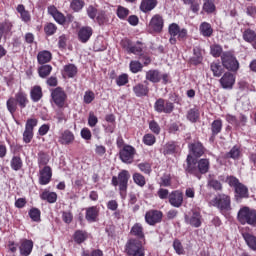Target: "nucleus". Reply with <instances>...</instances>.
<instances>
[{"label": "nucleus", "instance_id": "obj_6", "mask_svg": "<svg viewBox=\"0 0 256 256\" xmlns=\"http://www.w3.org/2000/svg\"><path fill=\"white\" fill-rule=\"evenodd\" d=\"M238 221L241 225L256 227V210L247 206L242 207L238 212Z\"/></svg>", "mask_w": 256, "mask_h": 256}, {"label": "nucleus", "instance_id": "obj_22", "mask_svg": "<svg viewBox=\"0 0 256 256\" xmlns=\"http://www.w3.org/2000/svg\"><path fill=\"white\" fill-rule=\"evenodd\" d=\"M16 11H17V13H19L20 19H21V21H23V23L31 22V13L29 12V10L25 9V5L19 4L16 7Z\"/></svg>", "mask_w": 256, "mask_h": 256}, {"label": "nucleus", "instance_id": "obj_35", "mask_svg": "<svg viewBox=\"0 0 256 256\" xmlns=\"http://www.w3.org/2000/svg\"><path fill=\"white\" fill-rule=\"evenodd\" d=\"M30 97L34 103H37V101H41V98L43 97V90L41 89V86H34L31 89Z\"/></svg>", "mask_w": 256, "mask_h": 256}, {"label": "nucleus", "instance_id": "obj_8", "mask_svg": "<svg viewBox=\"0 0 256 256\" xmlns=\"http://www.w3.org/2000/svg\"><path fill=\"white\" fill-rule=\"evenodd\" d=\"M211 204L220 209V211H229L231 209V196L227 194H218Z\"/></svg>", "mask_w": 256, "mask_h": 256}, {"label": "nucleus", "instance_id": "obj_33", "mask_svg": "<svg viewBox=\"0 0 256 256\" xmlns=\"http://www.w3.org/2000/svg\"><path fill=\"white\" fill-rule=\"evenodd\" d=\"M223 129V120L221 119H216L211 123V132H212V137H217L219 133H221Z\"/></svg>", "mask_w": 256, "mask_h": 256}, {"label": "nucleus", "instance_id": "obj_25", "mask_svg": "<svg viewBox=\"0 0 256 256\" xmlns=\"http://www.w3.org/2000/svg\"><path fill=\"white\" fill-rule=\"evenodd\" d=\"M133 91L136 97H147V95H149V86L138 83L133 86Z\"/></svg>", "mask_w": 256, "mask_h": 256}, {"label": "nucleus", "instance_id": "obj_10", "mask_svg": "<svg viewBox=\"0 0 256 256\" xmlns=\"http://www.w3.org/2000/svg\"><path fill=\"white\" fill-rule=\"evenodd\" d=\"M37 119L30 118L26 121L25 130L23 132V142L31 143L33 141V131L37 127Z\"/></svg>", "mask_w": 256, "mask_h": 256}, {"label": "nucleus", "instance_id": "obj_61", "mask_svg": "<svg viewBox=\"0 0 256 256\" xmlns=\"http://www.w3.org/2000/svg\"><path fill=\"white\" fill-rule=\"evenodd\" d=\"M93 101H95V93L93 91H86L84 94V103L89 105L90 103H93Z\"/></svg>", "mask_w": 256, "mask_h": 256}, {"label": "nucleus", "instance_id": "obj_2", "mask_svg": "<svg viewBox=\"0 0 256 256\" xmlns=\"http://www.w3.org/2000/svg\"><path fill=\"white\" fill-rule=\"evenodd\" d=\"M27 105H29V98H27V93L23 91L17 92L15 97H10L6 102V107L11 115L15 114L17 107L25 109Z\"/></svg>", "mask_w": 256, "mask_h": 256}, {"label": "nucleus", "instance_id": "obj_51", "mask_svg": "<svg viewBox=\"0 0 256 256\" xmlns=\"http://www.w3.org/2000/svg\"><path fill=\"white\" fill-rule=\"evenodd\" d=\"M210 53L212 57H221V53H223V48L219 44H213L210 46Z\"/></svg>", "mask_w": 256, "mask_h": 256}, {"label": "nucleus", "instance_id": "obj_36", "mask_svg": "<svg viewBox=\"0 0 256 256\" xmlns=\"http://www.w3.org/2000/svg\"><path fill=\"white\" fill-rule=\"evenodd\" d=\"M10 166L13 171H21V169H23V159H21V156H13L10 161Z\"/></svg>", "mask_w": 256, "mask_h": 256}, {"label": "nucleus", "instance_id": "obj_41", "mask_svg": "<svg viewBox=\"0 0 256 256\" xmlns=\"http://www.w3.org/2000/svg\"><path fill=\"white\" fill-rule=\"evenodd\" d=\"M184 5H190V9L193 13H199L201 7V0H182Z\"/></svg>", "mask_w": 256, "mask_h": 256}, {"label": "nucleus", "instance_id": "obj_59", "mask_svg": "<svg viewBox=\"0 0 256 256\" xmlns=\"http://www.w3.org/2000/svg\"><path fill=\"white\" fill-rule=\"evenodd\" d=\"M160 187H171V175L165 174L160 178Z\"/></svg>", "mask_w": 256, "mask_h": 256}, {"label": "nucleus", "instance_id": "obj_13", "mask_svg": "<svg viewBox=\"0 0 256 256\" xmlns=\"http://www.w3.org/2000/svg\"><path fill=\"white\" fill-rule=\"evenodd\" d=\"M237 76L232 72H225L219 80L222 89L231 90L235 86Z\"/></svg>", "mask_w": 256, "mask_h": 256}, {"label": "nucleus", "instance_id": "obj_32", "mask_svg": "<svg viewBox=\"0 0 256 256\" xmlns=\"http://www.w3.org/2000/svg\"><path fill=\"white\" fill-rule=\"evenodd\" d=\"M40 199H42V201H47V203H55L57 201V193L44 190L40 194Z\"/></svg>", "mask_w": 256, "mask_h": 256}, {"label": "nucleus", "instance_id": "obj_9", "mask_svg": "<svg viewBox=\"0 0 256 256\" xmlns=\"http://www.w3.org/2000/svg\"><path fill=\"white\" fill-rule=\"evenodd\" d=\"M175 109V104L169 100H165L163 98H159L154 103V110L157 113H166L167 115L173 113Z\"/></svg>", "mask_w": 256, "mask_h": 256}, {"label": "nucleus", "instance_id": "obj_40", "mask_svg": "<svg viewBox=\"0 0 256 256\" xmlns=\"http://www.w3.org/2000/svg\"><path fill=\"white\" fill-rule=\"evenodd\" d=\"M210 69L214 77H221V75H223L224 69L219 62H212L210 65Z\"/></svg>", "mask_w": 256, "mask_h": 256}, {"label": "nucleus", "instance_id": "obj_64", "mask_svg": "<svg viewBox=\"0 0 256 256\" xmlns=\"http://www.w3.org/2000/svg\"><path fill=\"white\" fill-rule=\"evenodd\" d=\"M82 256H103V251L96 249L89 253V251H83Z\"/></svg>", "mask_w": 256, "mask_h": 256}, {"label": "nucleus", "instance_id": "obj_19", "mask_svg": "<svg viewBox=\"0 0 256 256\" xmlns=\"http://www.w3.org/2000/svg\"><path fill=\"white\" fill-rule=\"evenodd\" d=\"M92 35L93 28H91L90 26H84L78 31V39L79 41H81V43H87V41L91 39Z\"/></svg>", "mask_w": 256, "mask_h": 256}, {"label": "nucleus", "instance_id": "obj_21", "mask_svg": "<svg viewBox=\"0 0 256 256\" xmlns=\"http://www.w3.org/2000/svg\"><path fill=\"white\" fill-rule=\"evenodd\" d=\"M58 141L59 143H61V145H71V143L75 141V135L73 134V132L65 130L61 133Z\"/></svg>", "mask_w": 256, "mask_h": 256}, {"label": "nucleus", "instance_id": "obj_44", "mask_svg": "<svg viewBox=\"0 0 256 256\" xmlns=\"http://www.w3.org/2000/svg\"><path fill=\"white\" fill-rule=\"evenodd\" d=\"M208 187L214 189V191H221L223 189V185L219 180L215 179V177L210 176L208 179Z\"/></svg>", "mask_w": 256, "mask_h": 256}, {"label": "nucleus", "instance_id": "obj_60", "mask_svg": "<svg viewBox=\"0 0 256 256\" xmlns=\"http://www.w3.org/2000/svg\"><path fill=\"white\" fill-rule=\"evenodd\" d=\"M117 15L119 19H127V17L129 16V9L123 6H118Z\"/></svg>", "mask_w": 256, "mask_h": 256}, {"label": "nucleus", "instance_id": "obj_28", "mask_svg": "<svg viewBox=\"0 0 256 256\" xmlns=\"http://www.w3.org/2000/svg\"><path fill=\"white\" fill-rule=\"evenodd\" d=\"M99 217V209L96 206H92L86 209V221L89 223H95Z\"/></svg>", "mask_w": 256, "mask_h": 256}, {"label": "nucleus", "instance_id": "obj_17", "mask_svg": "<svg viewBox=\"0 0 256 256\" xmlns=\"http://www.w3.org/2000/svg\"><path fill=\"white\" fill-rule=\"evenodd\" d=\"M39 183L40 185H49L51 182V177H53V172L51 170V167L45 166L43 169L39 171Z\"/></svg>", "mask_w": 256, "mask_h": 256}, {"label": "nucleus", "instance_id": "obj_5", "mask_svg": "<svg viewBox=\"0 0 256 256\" xmlns=\"http://www.w3.org/2000/svg\"><path fill=\"white\" fill-rule=\"evenodd\" d=\"M143 240L130 238L125 244V253L128 256H145Z\"/></svg>", "mask_w": 256, "mask_h": 256}, {"label": "nucleus", "instance_id": "obj_49", "mask_svg": "<svg viewBox=\"0 0 256 256\" xmlns=\"http://www.w3.org/2000/svg\"><path fill=\"white\" fill-rule=\"evenodd\" d=\"M29 217L32 221L38 223V221H41V210L38 208H31L29 211Z\"/></svg>", "mask_w": 256, "mask_h": 256}, {"label": "nucleus", "instance_id": "obj_18", "mask_svg": "<svg viewBox=\"0 0 256 256\" xmlns=\"http://www.w3.org/2000/svg\"><path fill=\"white\" fill-rule=\"evenodd\" d=\"M48 13L53 17L56 23H59V25H65L67 17H65L63 13L59 12V10H57V7L49 6Z\"/></svg>", "mask_w": 256, "mask_h": 256}, {"label": "nucleus", "instance_id": "obj_31", "mask_svg": "<svg viewBox=\"0 0 256 256\" xmlns=\"http://www.w3.org/2000/svg\"><path fill=\"white\" fill-rule=\"evenodd\" d=\"M146 80L151 81V83H159V81H161V72H159V70L147 71Z\"/></svg>", "mask_w": 256, "mask_h": 256}, {"label": "nucleus", "instance_id": "obj_45", "mask_svg": "<svg viewBox=\"0 0 256 256\" xmlns=\"http://www.w3.org/2000/svg\"><path fill=\"white\" fill-rule=\"evenodd\" d=\"M64 75L68 76L69 78L74 77L77 75V66L74 64H67L64 66Z\"/></svg>", "mask_w": 256, "mask_h": 256}, {"label": "nucleus", "instance_id": "obj_26", "mask_svg": "<svg viewBox=\"0 0 256 256\" xmlns=\"http://www.w3.org/2000/svg\"><path fill=\"white\" fill-rule=\"evenodd\" d=\"M242 237L249 249L256 251V236L249 232H243Z\"/></svg>", "mask_w": 256, "mask_h": 256}, {"label": "nucleus", "instance_id": "obj_27", "mask_svg": "<svg viewBox=\"0 0 256 256\" xmlns=\"http://www.w3.org/2000/svg\"><path fill=\"white\" fill-rule=\"evenodd\" d=\"M189 149L192 151L194 157H202L205 154V147H203L201 142L189 144Z\"/></svg>", "mask_w": 256, "mask_h": 256}, {"label": "nucleus", "instance_id": "obj_42", "mask_svg": "<svg viewBox=\"0 0 256 256\" xmlns=\"http://www.w3.org/2000/svg\"><path fill=\"white\" fill-rule=\"evenodd\" d=\"M96 20L99 25H105L109 23V14H107V12H105L104 10H100L98 11Z\"/></svg>", "mask_w": 256, "mask_h": 256}, {"label": "nucleus", "instance_id": "obj_20", "mask_svg": "<svg viewBox=\"0 0 256 256\" xmlns=\"http://www.w3.org/2000/svg\"><path fill=\"white\" fill-rule=\"evenodd\" d=\"M19 250L22 256L31 255V251H33V241L27 239L21 240Z\"/></svg>", "mask_w": 256, "mask_h": 256}, {"label": "nucleus", "instance_id": "obj_53", "mask_svg": "<svg viewBox=\"0 0 256 256\" xmlns=\"http://www.w3.org/2000/svg\"><path fill=\"white\" fill-rule=\"evenodd\" d=\"M215 3L211 0H204L203 11L206 13H215Z\"/></svg>", "mask_w": 256, "mask_h": 256}, {"label": "nucleus", "instance_id": "obj_24", "mask_svg": "<svg viewBox=\"0 0 256 256\" xmlns=\"http://www.w3.org/2000/svg\"><path fill=\"white\" fill-rule=\"evenodd\" d=\"M130 235L137 237L140 241H145V233L143 232V225L136 223L130 230Z\"/></svg>", "mask_w": 256, "mask_h": 256}, {"label": "nucleus", "instance_id": "obj_43", "mask_svg": "<svg viewBox=\"0 0 256 256\" xmlns=\"http://www.w3.org/2000/svg\"><path fill=\"white\" fill-rule=\"evenodd\" d=\"M51 71H53V67L51 65H42L38 68L39 76L42 79L49 77V75H51Z\"/></svg>", "mask_w": 256, "mask_h": 256}, {"label": "nucleus", "instance_id": "obj_1", "mask_svg": "<svg viewBox=\"0 0 256 256\" xmlns=\"http://www.w3.org/2000/svg\"><path fill=\"white\" fill-rule=\"evenodd\" d=\"M186 163V173L194 175L195 177H199V175H205V173H209V169L211 167L209 159L202 158L196 161L193 159V156L191 154L187 156Z\"/></svg>", "mask_w": 256, "mask_h": 256}, {"label": "nucleus", "instance_id": "obj_50", "mask_svg": "<svg viewBox=\"0 0 256 256\" xmlns=\"http://www.w3.org/2000/svg\"><path fill=\"white\" fill-rule=\"evenodd\" d=\"M227 159H239L241 157V150L239 147L234 146L227 154Z\"/></svg>", "mask_w": 256, "mask_h": 256}, {"label": "nucleus", "instance_id": "obj_7", "mask_svg": "<svg viewBox=\"0 0 256 256\" xmlns=\"http://www.w3.org/2000/svg\"><path fill=\"white\" fill-rule=\"evenodd\" d=\"M221 61L224 69L227 71H232V73H237L239 71V61L231 52H224L221 55Z\"/></svg>", "mask_w": 256, "mask_h": 256}, {"label": "nucleus", "instance_id": "obj_11", "mask_svg": "<svg viewBox=\"0 0 256 256\" xmlns=\"http://www.w3.org/2000/svg\"><path fill=\"white\" fill-rule=\"evenodd\" d=\"M51 97L57 107H64L65 101H67V93L61 87L53 89Z\"/></svg>", "mask_w": 256, "mask_h": 256}, {"label": "nucleus", "instance_id": "obj_63", "mask_svg": "<svg viewBox=\"0 0 256 256\" xmlns=\"http://www.w3.org/2000/svg\"><path fill=\"white\" fill-rule=\"evenodd\" d=\"M99 123V119L95 116V113L90 112L88 116V125L89 127H95Z\"/></svg>", "mask_w": 256, "mask_h": 256}, {"label": "nucleus", "instance_id": "obj_54", "mask_svg": "<svg viewBox=\"0 0 256 256\" xmlns=\"http://www.w3.org/2000/svg\"><path fill=\"white\" fill-rule=\"evenodd\" d=\"M133 181L136 183V185H139V187H145V176H143L140 173H134L133 174Z\"/></svg>", "mask_w": 256, "mask_h": 256}, {"label": "nucleus", "instance_id": "obj_62", "mask_svg": "<svg viewBox=\"0 0 256 256\" xmlns=\"http://www.w3.org/2000/svg\"><path fill=\"white\" fill-rule=\"evenodd\" d=\"M86 13L90 19H96L99 12H97V8L93 5H90L86 9Z\"/></svg>", "mask_w": 256, "mask_h": 256}, {"label": "nucleus", "instance_id": "obj_4", "mask_svg": "<svg viewBox=\"0 0 256 256\" xmlns=\"http://www.w3.org/2000/svg\"><path fill=\"white\" fill-rule=\"evenodd\" d=\"M226 183L229 187L234 188V197L239 201V199H248L249 197V188L245 184L241 183L235 176H227Z\"/></svg>", "mask_w": 256, "mask_h": 256}, {"label": "nucleus", "instance_id": "obj_30", "mask_svg": "<svg viewBox=\"0 0 256 256\" xmlns=\"http://www.w3.org/2000/svg\"><path fill=\"white\" fill-rule=\"evenodd\" d=\"M180 29L181 28H179L178 24H176V23L170 24L168 31H169V34L171 35V37L169 39L171 45H175V43H177V35H178Z\"/></svg>", "mask_w": 256, "mask_h": 256}, {"label": "nucleus", "instance_id": "obj_57", "mask_svg": "<svg viewBox=\"0 0 256 256\" xmlns=\"http://www.w3.org/2000/svg\"><path fill=\"white\" fill-rule=\"evenodd\" d=\"M127 83H129V75L128 74H125V73L121 74L116 79V85H118V87H123L124 85H127Z\"/></svg>", "mask_w": 256, "mask_h": 256}, {"label": "nucleus", "instance_id": "obj_14", "mask_svg": "<svg viewBox=\"0 0 256 256\" xmlns=\"http://www.w3.org/2000/svg\"><path fill=\"white\" fill-rule=\"evenodd\" d=\"M135 149L133 146L126 145L120 150V159L123 163L131 164L135 158Z\"/></svg>", "mask_w": 256, "mask_h": 256}, {"label": "nucleus", "instance_id": "obj_47", "mask_svg": "<svg viewBox=\"0 0 256 256\" xmlns=\"http://www.w3.org/2000/svg\"><path fill=\"white\" fill-rule=\"evenodd\" d=\"M187 119L191 121V123H197V119H199V109L192 108L187 112Z\"/></svg>", "mask_w": 256, "mask_h": 256}, {"label": "nucleus", "instance_id": "obj_37", "mask_svg": "<svg viewBox=\"0 0 256 256\" xmlns=\"http://www.w3.org/2000/svg\"><path fill=\"white\" fill-rule=\"evenodd\" d=\"M51 57V52L47 50L41 51L37 55L38 63L40 65H45V63H49V61H51Z\"/></svg>", "mask_w": 256, "mask_h": 256}, {"label": "nucleus", "instance_id": "obj_46", "mask_svg": "<svg viewBox=\"0 0 256 256\" xmlns=\"http://www.w3.org/2000/svg\"><path fill=\"white\" fill-rule=\"evenodd\" d=\"M84 7H85V1L83 0H72L70 3V8L75 13H79V11H81V9H83Z\"/></svg>", "mask_w": 256, "mask_h": 256}, {"label": "nucleus", "instance_id": "obj_29", "mask_svg": "<svg viewBox=\"0 0 256 256\" xmlns=\"http://www.w3.org/2000/svg\"><path fill=\"white\" fill-rule=\"evenodd\" d=\"M125 43H127V51L128 53H133V55H142L143 54V44L141 42H137L134 45L129 44V40H126Z\"/></svg>", "mask_w": 256, "mask_h": 256}, {"label": "nucleus", "instance_id": "obj_52", "mask_svg": "<svg viewBox=\"0 0 256 256\" xmlns=\"http://www.w3.org/2000/svg\"><path fill=\"white\" fill-rule=\"evenodd\" d=\"M87 239V233L82 230H78L74 233V241L78 244L83 243Z\"/></svg>", "mask_w": 256, "mask_h": 256}, {"label": "nucleus", "instance_id": "obj_55", "mask_svg": "<svg viewBox=\"0 0 256 256\" xmlns=\"http://www.w3.org/2000/svg\"><path fill=\"white\" fill-rule=\"evenodd\" d=\"M130 71L132 73H139L140 71H143V64H141V62L139 61H131Z\"/></svg>", "mask_w": 256, "mask_h": 256}, {"label": "nucleus", "instance_id": "obj_23", "mask_svg": "<svg viewBox=\"0 0 256 256\" xmlns=\"http://www.w3.org/2000/svg\"><path fill=\"white\" fill-rule=\"evenodd\" d=\"M157 7V0H142L140 3V11L142 13H149Z\"/></svg>", "mask_w": 256, "mask_h": 256}, {"label": "nucleus", "instance_id": "obj_48", "mask_svg": "<svg viewBox=\"0 0 256 256\" xmlns=\"http://www.w3.org/2000/svg\"><path fill=\"white\" fill-rule=\"evenodd\" d=\"M243 39L244 41H246L247 43H253V41H255L256 39V33L255 31L251 30V29H246L243 32Z\"/></svg>", "mask_w": 256, "mask_h": 256}, {"label": "nucleus", "instance_id": "obj_39", "mask_svg": "<svg viewBox=\"0 0 256 256\" xmlns=\"http://www.w3.org/2000/svg\"><path fill=\"white\" fill-rule=\"evenodd\" d=\"M179 149V145L177 142H168L164 146V155H173V153H177V150Z\"/></svg>", "mask_w": 256, "mask_h": 256}, {"label": "nucleus", "instance_id": "obj_56", "mask_svg": "<svg viewBox=\"0 0 256 256\" xmlns=\"http://www.w3.org/2000/svg\"><path fill=\"white\" fill-rule=\"evenodd\" d=\"M44 33L48 36L55 35L57 33V26L53 23L46 24L44 26Z\"/></svg>", "mask_w": 256, "mask_h": 256}, {"label": "nucleus", "instance_id": "obj_16", "mask_svg": "<svg viewBox=\"0 0 256 256\" xmlns=\"http://www.w3.org/2000/svg\"><path fill=\"white\" fill-rule=\"evenodd\" d=\"M169 203L172 207H181L183 205V192L174 190L169 194Z\"/></svg>", "mask_w": 256, "mask_h": 256}, {"label": "nucleus", "instance_id": "obj_58", "mask_svg": "<svg viewBox=\"0 0 256 256\" xmlns=\"http://www.w3.org/2000/svg\"><path fill=\"white\" fill-rule=\"evenodd\" d=\"M156 141H157V139L155 138V135H153V134H146L143 136L144 145H148L149 147H151L152 145H155Z\"/></svg>", "mask_w": 256, "mask_h": 256}, {"label": "nucleus", "instance_id": "obj_3", "mask_svg": "<svg viewBox=\"0 0 256 256\" xmlns=\"http://www.w3.org/2000/svg\"><path fill=\"white\" fill-rule=\"evenodd\" d=\"M129 179H131V174L127 170H122L118 173V176L112 177V185L113 187H119V193L122 199L127 197Z\"/></svg>", "mask_w": 256, "mask_h": 256}, {"label": "nucleus", "instance_id": "obj_34", "mask_svg": "<svg viewBox=\"0 0 256 256\" xmlns=\"http://www.w3.org/2000/svg\"><path fill=\"white\" fill-rule=\"evenodd\" d=\"M189 224L192 225V227H201V212L193 210Z\"/></svg>", "mask_w": 256, "mask_h": 256}, {"label": "nucleus", "instance_id": "obj_38", "mask_svg": "<svg viewBox=\"0 0 256 256\" xmlns=\"http://www.w3.org/2000/svg\"><path fill=\"white\" fill-rule=\"evenodd\" d=\"M200 33L203 37H211L213 35V27L207 22H202L200 24Z\"/></svg>", "mask_w": 256, "mask_h": 256}, {"label": "nucleus", "instance_id": "obj_12", "mask_svg": "<svg viewBox=\"0 0 256 256\" xmlns=\"http://www.w3.org/2000/svg\"><path fill=\"white\" fill-rule=\"evenodd\" d=\"M164 24L165 21L163 20V16L156 14L151 18L148 29L151 33H161Z\"/></svg>", "mask_w": 256, "mask_h": 256}, {"label": "nucleus", "instance_id": "obj_15", "mask_svg": "<svg viewBox=\"0 0 256 256\" xmlns=\"http://www.w3.org/2000/svg\"><path fill=\"white\" fill-rule=\"evenodd\" d=\"M163 219V212L159 210H150L145 214V221L148 225H157V223H161Z\"/></svg>", "mask_w": 256, "mask_h": 256}]
</instances>
